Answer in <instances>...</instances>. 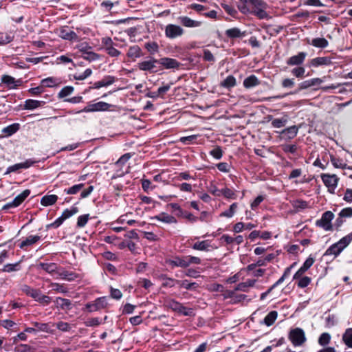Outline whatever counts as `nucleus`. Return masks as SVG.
<instances>
[{
	"mask_svg": "<svg viewBox=\"0 0 352 352\" xmlns=\"http://www.w3.org/2000/svg\"><path fill=\"white\" fill-rule=\"evenodd\" d=\"M145 48L151 54H154L158 52L159 46L155 42H149L145 44Z\"/></svg>",
	"mask_w": 352,
	"mask_h": 352,
	"instance_id": "49530a36",
	"label": "nucleus"
},
{
	"mask_svg": "<svg viewBox=\"0 0 352 352\" xmlns=\"http://www.w3.org/2000/svg\"><path fill=\"white\" fill-rule=\"evenodd\" d=\"M331 336L327 333H323L319 338L318 342L320 345H326L330 341Z\"/></svg>",
	"mask_w": 352,
	"mask_h": 352,
	"instance_id": "bf43d9fd",
	"label": "nucleus"
},
{
	"mask_svg": "<svg viewBox=\"0 0 352 352\" xmlns=\"http://www.w3.org/2000/svg\"><path fill=\"white\" fill-rule=\"evenodd\" d=\"M287 122V116H285L281 118H275L272 121V125L274 128H281L285 126Z\"/></svg>",
	"mask_w": 352,
	"mask_h": 352,
	"instance_id": "58836bf2",
	"label": "nucleus"
},
{
	"mask_svg": "<svg viewBox=\"0 0 352 352\" xmlns=\"http://www.w3.org/2000/svg\"><path fill=\"white\" fill-rule=\"evenodd\" d=\"M236 84V78L233 76L230 75L227 76L226 78L222 81L220 85L223 87L230 89L234 87Z\"/></svg>",
	"mask_w": 352,
	"mask_h": 352,
	"instance_id": "2f4dec72",
	"label": "nucleus"
},
{
	"mask_svg": "<svg viewBox=\"0 0 352 352\" xmlns=\"http://www.w3.org/2000/svg\"><path fill=\"white\" fill-rule=\"evenodd\" d=\"M170 263L173 266L181 267H188V261H187V258H180L176 257L174 260L170 261Z\"/></svg>",
	"mask_w": 352,
	"mask_h": 352,
	"instance_id": "72a5a7b5",
	"label": "nucleus"
},
{
	"mask_svg": "<svg viewBox=\"0 0 352 352\" xmlns=\"http://www.w3.org/2000/svg\"><path fill=\"white\" fill-rule=\"evenodd\" d=\"M283 88H292L295 85L294 78H285L281 82Z\"/></svg>",
	"mask_w": 352,
	"mask_h": 352,
	"instance_id": "052dcab7",
	"label": "nucleus"
},
{
	"mask_svg": "<svg viewBox=\"0 0 352 352\" xmlns=\"http://www.w3.org/2000/svg\"><path fill=\"white\" fill-rule=\"evenodd\" d=\"M166 305L172 310L181 313L184 316H190L192 314V309H188L174 300H168L166 302Z\"/></svg>",
	"mask_w": 352,
	"mask_h": 352,
	"instance_id": "423d86ee",
	"label": "nucleus"
},
{
	"mask_svg": "<svg viewBox=\"0 0 352 352\" xmlns=\"http://www.w3.org/2000/svg\"><path fill=\"white\" fill-rule=\"evenodd\" d=\"M352 241V235L349 234V235L343 237L340 239L338 243L343 250L351 243Z\"/></svg>",
	"mask_w": 352,
	"mask_h": 352,
	"instance_id": "603ef678",
	"label": "nucleus"
},
{
	"mask_svg": "<svg viewBox=\"0 0 352 352\" xmlns=\"http://www.w3.org/2000/svg\"><path fill=\"white\" fill-rule=\"evenodd\" d=\"M116 78L113 76H105L101 80L97 81L94 84L93 88L100 89L102 87H107L113 84Z\"/></svg>",
	"mask_w": 352,
	"mask_h": 352,
	"instance_id": "4468645a",
	"label": "nucleus"
},
{
	"mask_svg": "<svg viewBox=\"0 0 352 352\" xmlns=\"http://www.w3.org/2000/svg\"><path fill=\"white\" fill-rule=\"evenodd\" d=\"M32 163H30V162L28 161H26L25 162H21V163H19V164H16L13 166H11L10 167L8 168V169L6 170V171L4 173L5 175L6 174H8L11 172H14V171H16L19 169H21V168H29L30 166H31Z\"/></svg>",
	"mask_w": 352,
	"mask_h": 352,
	"instance_id": "b1692460",
	"label": "nucleus"
},
{
	"mask_svg": "<svg viewBox=\"0 0 352 352\" xmlns=\"http://www.w3.org/2000/svg\"><path fill=\"white\" fill-rule=\"evenodd\" d=\"M50 287L52 288L53 290L60 292V293H67V289L63 285L59 283H52L50 284Z\"/></svg>",
	"mask_w": 352,
	"mask_h": 352,
	"instance_id": "4d7b16f0",
	"label": "nucleus"
},
{
	"mask_svg": "<svg viewBox=\"0 0 352 352\" xmlns=\"http://www.w3.org/2000/svg\"><path fill=\"white\" fill-rule=\"evenodd\" d=\"M342 339L349 347L352 348V328L346 329L343 335Z\"/></svg>",
	"mask_w": 352,
	"mask_h": 352,
	"instance_id": "79ce46f5",
	"label": "nucleus"
},
{
	"mask_svg": "<svg viewBox=\"0 0 352 352\" xmlns=\"http://www.w3.org/2000/svg\"><path fill=\"white\" fill-rule=\"evenodd\" d=\"M58 200V197L55 195H45L42 197L41 204L43 206H49L54 204Z\"/></svg>",
	"mask_w": 352,
	"mask_h": 352,
	"instance_id": "393cba45",
	"label": "nucleus"
},
{
	"mask_svg": "<svg viewBox=\"0 0 352 352\" xmlns=\"http://www.w3.org/2000/svg\"><path fill=\"white\" fill-rule=\"evenodd\" d=\"M16 352H34V349L28 344H19L15 347Z\"/></svg>",
	"mask_w": 352,
	"mask_h": 352,
	"instance_id": "6e6d98bb",
	"label": "nucleus"
},
{
	"mask_svg": "<svg viewBox=\"0 0 352 352\" xmlns=\"http://www.w3.org/2000/svg\"><path fill=\"white\" fill-rule=\"evenodd\" d=\"M54 302L58 308H60L63 310H69L72 309V302L66 298L57 297Z\"/></svg>",
	"mask_w": 352,
	"mask_h": 352,
	"instance_id": "a211bd4d",
	"label": "nucleus"
},
{
	"mask_svg": "<svg viewBox=\"0 0 352 352\" xmlns=\"http://www.w3.org/2000/svg\"><path fill=\"white\" fill-rule=\"evenodd\" d=\"M242 3H249L251 8V13L259 19H266L269 18L267 12L268 5L263 0H239Z\"/></svg>",
	"mask_w": 352,
	"mask_h": 352,
	"instance_id": "f257e3e1",
	"label": "nucleus"
},
{
	"mask_svg": "<svg viewBox=\"0 0 352 352\" xmlns=\"http://www.w3.org/2000/svg\"><path fill=\"white\" fill-rule=\"evenodd\" d=\"M43 102H42V101L36 100H32V99L26 100L25 101V104H24V109H28V110H33V109H35L38 108V107H40Z\"/></svg>",
	"mask_w": 352,
	"mask_h": 352,
	"instance_id": "c756f323",
	"label": "nucleus"
},
{
	"mask_svg": "<svg viewBox=\"0 0 352 352\" xmlns=\"http://www.w3.org/2000/svg\"><path fill=\"white\" fill-rule=\"evenodd\" d=\"M78 212V210L76 207H72L70 209H66L61 214L62 219L66 220L67 219L76 214Z\"/></svg>",
	"mask_w": 352,
	"mask_h": 352,
	"instance_id": "c03bdc74",
	"label": "nucleus"
},
{
	"mask_svg": "<svg viewBox=\"0 0 352 352\" xmlns=\"http://www.w3.org/2000/svg\"><path fill=\"white\" fill-rule=\"evenodd\" d=\"M311 87V85L310 80H305V81L300 82L298 85V89H296L295 91L291 92L290 94H296L299 93L301 90L306 89Z\"/></svg>",
	"mask_w": 352,
	"mask_h": 352,
	"instance_id": "09e8293b",
	"label": "nucleus"
},
{
	"mask_svg": "<svg viewBox=\"0 0 352 352\" xmlns=\"http://www.w3.org/2000/svg\"><path fill=\"white\" fill-rule=\"evenodd\" d=\"M314 260L312 258H308L303 265L296 272L294 276V279L300 278L302 274L313 265Z\"/></svg>",
	"mask_w": 352,
	"mask_h": 352,
	"instance_id": "f3484780",
	"label": "nucleus"
},
{
	"mask_svg": "<svg viewBox=\"0 0 352 352\" xmlns=\"http://www.w3.org/2000/svg\"><path fill=\"white\" fill-rule=\"evenodd\" d=\"M334 214L331 211L325 212L322 218L316 221L318 226L323 228L325 230H330L332 228L331 223V220L333 219Z\"/></svg>",
	"mask_w": 352,
	"mask_h": 352,
	"instance_id": "0eeeda50",
	"label": "nucleus"
},
{
	"mask_svg": "<svg viewBox=\"0 0 352 352\" xmlns=\"http://www.w3.org/2000/svg\"><path fill=\"white\" fill-rule=\"evenodd\" d=\"M181 24L186 28H197L201 25V22L195 21L186 16H181L178 18Z\"/></svg>",
	"mask_w": 352,
	"mask_h": 352,
	"instance_id": "ddd939ff",
	"label": "nucleus"
},
{
	"mask_svg": "<svg viewBox=\"0 0 352 352\" xmlns=\"http://www.w3.org/2000/svg\"><path fill=\"white\" fill-rule=\"evenodd\" d=\"M342 250H343V249L340 245H338V243H336L332 245L329 248L327 249L324 255L333 254L334 256H337Z\"/></svg>",
	"mask_w": 352,
	"mask_h": 352,
	"instance_id": "e433bc0d",
	"label": "nucleus"
},
{
	"mask_svg": "<svg viewBox=\"0 0 352 352\" xmlns=\"http://www.w3.org/2000/svg\"><path fill=\"white\" fill-rule=\"evenodd\" d=\"M298 129L299 127L294 125L283 129L280 134L287 139H293L297 135Z\"/></svg>",
	"mask_w": 352,
	"mask_h": 352,
	"instance_id": "dca6fc26",
	"label": "nucleus"
},
{
	"mask_svg": "<svg viewBox=\"0 0 352 352\" xmlns=\"http://www.w3.org/2000/svg\"><path fill=\"white\" fill-rule=\"evenodd\" d=\"M260 85V80L255 75H250L243 80V86L250 89Z\"/></svg>",
	"mask_w": 352,
	"mask_h": 352,
	"instance_id": "412c9836",
	"label": "nucleus"
},
{
	"mask_svg": "<svg viewBox=\"0 0 352 352\" xmlns=\"http://www.w3.org/2000/svg\"><path fill=\"white\" fill-rule=\"evenodd\" d=\"M13 40V36L8 33H0V45H6Z\"/></svg>",
	"mask_w": 352,
	"mask_h": 352,
	"instance_id": "a18cd8bd",
	"label": "nucleus"
},
{
	"mask_svg": "<svg viewBox=\"0 0 352 352\" xmlns=\"http://www.w3.org/2000/svg\"><path fill=\"white\" fill-rule=\"evenodd\" d=\"M58 84V80L54 77H49L45 79H43L41 82V85L42 87H53L56 86Z\"/></svg>",
	"mask_w": 352,
	"mask_h": 352,
	"instance_id": "473e14b6",
	"label": "nucleus"
},
{
	"mask_svg": "<svg viewBox=\"0 0 352 352\" xmlns=\"http://www.w3.org/2000/svg\"><path fill=\"white\" fill-rule=\"evenodd\" d=\"M1 81L9 89H16L22 84L21 79L16 80L14 77L6 74L1 76Z\"/></svg>",
	"mask_w": 352,
	"mask_h": 352,
	"instance_id": "6e6552de",
	"label": "nucleus"
},
{
	"mask_svg": "<svg viewBox=\"0 0 352 352\" xmlns=\"http://www.w3.org/2000/svg\"><path fill=\"white\" fill-rule=\"evenodd\" d=\"M305 73V69L303 67H297L292 70V74L296 78H302Z\"/></svg>",
	"mask_w": 352,
	"mask_h": 352,
	"instance_id": "864d4df0",
	"label": "nucleus"
},
{
	"mask_svg": "<svg viewBox=\"0 0 352 352\" xmlns=\"http://www.w3.org/2000/svg\"><path fill=\"white\" fill-rule=\"evenodd\" d=\"M89 214H84L78 217L77 221V226L80 228L84 227L89 219Z\"/></svg>",
	"mask_w": 352,
	"mask_h": 352,
	"instance_id": "e2e57ef3",
	"label": "nucleus"
},
{
	"mask_svg": "<svg viewBox=\"0 0 352 352\" xmlns=\"http://www.w3.org/2000/svg\"><path fill=\"white\" fill-rule=\"evenodd\" d=\"M221 6L229 15L233 17H236L238 12L233 6L228 5L225 2L221 3Z\"/></svg>",
	"mask_w": 352,
	"mask_h": 352,
	"instance_id": "a19ab883",
	"label": "nucleus"
},
{
	"mask_svg": "<svg viewBox=\"0 0 352 352\" xmlns=\"http://www.w3.org/2000/svg\"><path fill=\"white\" fill-rule=\"evenodd\" d=\"M19 129V124L14 123L10 124L3 129V133H6L8 136H10L15 133Z\"/></svg>",
	"mask_w": 352,
	"mask_h": 352,
	"instance_id": "c9c22d12",
	"label": "nucleus"
},
{
	"mask_svg": "<svg viewBox=\"0 0 352 352\" xmlns=\"http://www.w3.org/2000/svg\"><path fill=\"white\" fill-rule=\"evenodd\" d=\"M127 56L132 58H137L142 56V50L138 45H133L129 47Z\"/></svg>",
	"mask_w": 352,
	"mask_h": 352,
	"instance_id": "a878e982",
	"label": "nucleus"
},
{
	"mask_svg": "<svg viewBox=\"0 0 352 352\" xmlns=\"http://www.w3.org/2000/svg\"><path fill=\"white\" fill-rule=\"evenodd\" d=\"M22 291L26 294L28 296H30L34 300L36 299L40 291L38 289H34L28 285H23L22 287Z\"/></svg>",
	"mask_w": 352,
	"mask_h": 352,
	"instance_id": "f704fd0d",
	"label": "nucleus"
},
{
	"mask_svg": "<svg viewBox=\"0 0 352 352\" xmlns=\"http://www.w3.org/2000/svg\"><path fill=\"white\" fill-rule=\"evenodd\" d=\"M331 59L329 57H317L313 58L311 61V64L314 67H318L320 65H329L331 64Z\"/></svg>",
	"mask_w": 352,
	"mask_h": 352,
	"instance_id": "4be33fe9",
	"label": "nucleus"
},
{
	"mask_svg": "<svg viewBox=\"0 0 352 352\" xmlns=\"http://www.w3.org/2000/svg\"><path fill=\"white\" fill-rule=\"evenodd\" d=\"M158 64L166 69H179L182 65L176 59L169 57H163L158 59Z\"/></svg>",
	"mask_w": 352,
	"mask_h": 352,
	"instance_id": "1a4fd4ad",
	"label": "nucleus"
},
{
	"mask_svg": "<svg viewBox=\"0 0 352 352\" xmlns=\"http://www.w3.org/2000/svg\"><path fill=\"white\" fill-rule=\"evenodd\" d=\"M59 35L62 38L65 40L73 41L78 39L76 33L70 30L67 27L61 28Z\"/></svg>",
	"mask_w": 352,
	"mask_h": 352,
	"instance_id": "2eb2a0df",
	"label": "nucleus"
},
{
	"mask_svg": "<svg viewBox=\"0 0 352 352\" xmlns=\"http://www.w3.org/2000/svg\"><path fill=\"white\" fill-rule=\"evenodd\" d=\"M40 239L41 236L38 235L30 236L21 243L20 248H23L25 246L32 245L39 241Z\"/></svg>",
	"mask_w": 352,
	"mask_h": 352,
	"instance_id": "7c9ffc66",
	"label": "nucleus"
},
{
	"mask_svg": "<svg viewBox=\"0 0 352 352\" xmlns=\"http://www.w3.org/2000/svg\"><path fill=\"white\" fill-rule=\"evenodd\" d=\"M156 64H158V59L152 56H148L146 60L138 63V67L141 71L154 73L157 72Z\"/></svg>",
	"mask_w": 352,
	"mask_h": 352,
	"instance_id": "7ed1b4c3",
	"label": "nucleus"
},
{
	"mask_svg": "<svg viewBox=\"0 0 352 352\" xmlns=\"http://www.w3.org/2000/svg\"><path fill=\"white\" fill-rule=\"evenodd\" d=\"M111 105L105 102H98L96 103L89 102L86 107L78 111L76 113H80L82 112L90 113L96 111H104L109 109Z\"/></svg>",
	"mask_w": 352,
	"mask_h": 352,
	"instance_id": "f03ea898",
	"label": "nucleus"
},
{
	"mask_svg": "<svg viewBox=\"0 0 352 352\" xmlns=\"http://www.w3.org/2000/svg\"><path fill=\"white\" fill-rule=\"evenodd\" d=\"M225 34L230 38H241L245 35V32L241 31L238 28L228 29Z\"/></svg>",
	"mask_w": 352,
	"mask_h": 352,
	"instance_id": "aec40b11",
	"label": "nucleus"
},
{
	"mask_svg": "<svg viewBox=\"0 0 352 352\" xmlns=\"http://www.w3.org/2000/svg\"><path fill=\"white\" fill-rule=\"evenodd\" d=\"M208 244L205 241L195 243L193 245V249L197 250H205L208 248Z\"/></svg>",
	"mask_w": 352,
	"mask_h": 352,
	"instance_id": "69168bd1",
	"label": "nucleus"
},
{
	"mask_svg": "<svg viewBox=\"0 0 352 352\" xmlns=\"http://www.w3.org/2000/svg\"><path fill=\"white\" fill-rule=\"evenodd\" d=\"M278 314L276 311H270L264 318V323L267 326H271L276 320Z\"/></svg>",
	"mask_w": 352,
	"mask_h": 352,
	"instance_id": "4c0bfd02",
	"label": "nucleus"
},
{
	"mask_svg": "<svg viewBox=\"0 0 352 352\" xmlns=\"http://www.w3.org/2000/svg\"><path fill=\"white\" fill-rule=\"evenodd\" d=\"M30 191L29 190H25L23 192L16 196L12 202L4 205L3 206V210L17 207L26 199V197L30 195Z\"/></svg>",
	"mask_w": 352,
	"mask_h": 352,
	"instance_id": "9d476101",
	"label": "nucleus"
},
{
	"mask_svg": "<svg viewBox=\"0 0 352 352\" xmlns=\"http://www.w3.org/2000/svg\"><path fill=\"white\" fill-rule=\"evenodd\" d=\"M306 56V52H299L298 54L291 56L287 60V64L290 66H300L304 63Z\"/></svg>",
	"mask_w": 352,
	"mask_h": 352,
	"instance_id": "f8f14e48",
	"label": "nucleus"
},
{
	"mask_svg": "<svg viewBox=\"0 0 352 352\" xmlns=\"http://www.w3.org/2000/svg\"><path fill=\"white\" fill-rule=\"evenodd\" d=\"M164 34L166 38L174 39L182 36L184 34V30L175 24H168L165 27Z\"/></svg>",
	"mask_w": 352,
	"mask_h": 352,
	"instance_id": "20e7f679",
	"label": "nucleus"
},
{
	"mask_svg": "<svg viewBox=\"0 0 352 352\" xmlns=\"http://www.w3.org/2000/svg\"><path fill=\"white\" fill-rule=\"evenodd\" d=\"M92 74V70L89 68L85 69L82 74H76L74 75V78L78 80H82L90 76Z\"/></svg>",
	"mask_w": 352,
	"mask_h": 352,
	"instance_id": "de8ad7c7",
	"label": "nucleus"
},
{
	"mask_svg": "<svg viewBox=\"0 0 352 352\" xmlns=\"http://www.w3.org/2000/svg\"><path fill=\"white\" fill-rule=\"evenodd\" d=\"M57 274L63 280L71 281L74 280L75 278L78 277V276L72 272L62 270L57 272Z\"/></svg>",
	"mask_w": 352,
	"mask_h": 352,
	"instance_id": "bb28decb",
	"label": "nucleus"
},
{
	"mask_svg": "<svg viewBox=\"0 0 352 352\" xmlns=\"http://www.w3.org/2000/svg\"><path fill=\"white\" fill-rule=\"evenodd\" d=\"M310 282H311L310 278H309L308 276H304V277L300 278V280L298 283V285L300 287L304 288V287H307L309 284Z\"/></svg>",
	"mask_w": 352,
	"mask_h": 352,
	"instance_id": "774afa93",
	"label": "nucleus"
},
{
	"mask_svg": "<svg viewBox=\"0 0 352 352\" xmlns=\"http://www.w3.org/2000/svg\"><path fill=\"white\" fill-rule=\"evenodd\" d=\"M289 338L294 346H300L306 340L305 333L300 328L292 329L289 333Z\"/></svg>",
	"mask_w": 352,
	"mask_h": 352,
	"instance_id": "39448f33",
	"label": "nucleus"
},
{
	"mask_svg": "<svg viewBox=\"0 0 352 352\" xmlns=\"http://www.w3.org/2000/svg\"><path fill=\"white\" fill-rule=\"evenodd\" d=\"M74 88L72 86L64 87L58 93V96L59 98H63L69 96L73 93Z\"/></svg>",
	"mask_w": 352,
	"mask_h": 352,
	"instance_id": "37998d69",
	"label": "nucleus"
},
{
	"mask_svg": "<svg viewBox=\"0 0 352 352\" xmlns=\"http://www.w3.org/2000/svg\"><path fill=\"white\" fill-rule=\"evenodd\" d=\"M56 327L62 331H69L71 329V325L69 324L62 321L56 324Z\"/></svg>",
	"mask_w": 352,
	"mask_h": 352,
	"instance_id": "338daca9",
	"label": "nucleus"
},
{
	"mask_svg": "<svg viewBox=\"0 0 352 352\" xmlns=\"http://www.w3.org/2000/svg\"><path fill=\"white\" fill-rule=\"evenodd\" d=\"M107 54L112 57H117L120 54V52L111 45L106 47Z\"/></svg>",
	"mask_w": 352,
	"mask_h": 352,
	"instance_id": "680f3d73",
	"label": "nucleus"
},
{
	"mask_svg": "<svg viewBox=\"0 0 352 352\" xmlns=\"http://www.w3.org/2000/svg\"><path fill=\"white\" fill-rule=\"evenodd\" d=\"M43 305H47L51 302V298L48 296L42 294L41 292L38 294L36 299L35 300Z\"/></svg>",
	"mask_w": 352,
	"mask_h": 352,
	"instance_id": "8fccbe9b",
	"label": "nucleus"
},
{
	"mask_svg": "<svg viewBox=\"0 0 352 352\" xmlns=\"http://www.w3.org/2000/svg\"><path fill=\"white\" fill-rule=\"evenodd\" d=\"M311 45L318 48H325L328 46L329 42L324 38H315L311 40Z\"/></svg>",
	"mask_w": 352,
	"mask_h": 352,
	"instance_id": "cd10ccee",
	"label": "nucleus"
},
{
	"mask_svg": "<svg viewBox=\"0 0 352 352\" xmlns=\"http://www.w3.org/2000/svg\"><path fill=\"white\" fill-rule=\"evenodd\" d=\"M107 302L105 297L98 298L93 303L86 305V308L89 312L96 311L107 307Z\"/></svg>",
	"mask_w": 352,
	"mask_h": 352,
	"instance_id": "9b49d317",
	"label": "nucleus"
},
{
	"mask_svg": "<svg viewBox=\"0 0 352 352\" xmlns=\"http://www.w3.org/2000/svg\"><path fill=\"white\" fill-rule=\"evenodd\" d=\"M38 267L41 268L42 270H45L46 272L51 274H52L55 272L57 274V272H58V267H57L56 264H55L54 263H40L38 265Z\"/></svg>",
	"mask_w": 352,
	"mask_h": 352,
	"instance_id": "5701e85b",
	"label": "nucleus"
},
{
	"mask_svg": "<svg viewBox=\"0 0 352 352\" xmlns=\"http://www.w3.org/2000/svg\"><path fill=\"white\" fill-rule=\"evenodd\" d=\"M131 157V155L130 153H125L117 161L115 165L118 167L125 165Z\"/></svg>",
	"mask_w": 352,
	"mask_h": 352,
	"instance_id": "5fc2aeb1",
	"label": "nucleus"
},
{
	"mask_svg": "<svg viewBox=\"0 0 352 352\" xmlns=\"http://www.w3.org/2000/svg\"><path fill=\"white\" fill-rule=\"evenodd\" d=\"M83 187H84V184H77V185H74L72 187L68 188L66 190V192L67 194H76L78 191H80Z\"/></svg>",
	"mask_w": 352,
	"mask_h": 352,
	"instance_id": "0e129e2a",
	"label": "nucleus"
},
{
	"mask_svg": "<svg viewBox=\"0 0 352 352\" xmlns=\"http://www.w3.org/2000/svg\"><path fill=\"white\" fill-rule=\"evenodd\" d=\"M210 154L215 159L219 160L222 157V150L219 146H217L210 151Z\"/></svg>",
	"mask_w": 352,
	"mask_h": 352,
	"instance_id": "13d9d810",
	"label": "nucleus"
},
{
	"mask_svg": "<svg viewBox=\"0 0 352 352\" xmlns=\"http://www.w3.org/2000/svg\"><path fill=\"white\" fill-rule=\"evenodd\" d=\"M236 208H237V204L236 203L232 204L230 206V208L228 210H226L221 214V216L226 217H232L234 215Z\"/></svg>",
	"mask_w": 352,
	"mask_h": 352,
	"instance_id": "3c124183",
	"label": "nucleus"
},
{
	"mask_svg": "<svg viewBox=\"0 0 352 352\" xmlns=\"http://www.w3.org/2000/svg\"><path fill=\"white\" fill-rule=\"evenodd\" d=\"M154 219H156L159 221L165 222V223H175L176 221L175 217L173 216L168 215L166 213H162L157 216H155Z\"/></svg>",
	"mask_w": 352,
	"mask_h": 352,
	"instance_id": "ea45409f",
	"label": "nucleus"
},
{
	"mask_svg": "<svg viewBox=\"0 0 352 352\" xmlns=\"http://www.w3.org/2000/svg\"><path fill=\"white\" fill-rule=\"evenodd\" d=\"M330 192L333 193L338 184L337 177H321Z\"/></svg>",
	"mask_w": 352,
	"mask_h": 352,
	"instance_id": "6ab92c4d",
	"label": "nucleus"
},
{
	"mask_svg": "<svg viewBox=\"0 0 352 352\" xmlns=\"http://www.w3.org/2000/svg\"><path fill=\"white\" fill-rule=\"evenodd\" d=\"M82 52V58L85 60H87L89 62L95 61L99 59L100 56L91 51H84L82 49L81 50Z\"/></svg>",
	"mask_w": 352,
	"mask_h": 352,
	"instance_id": "c85d7f7f",
	"label": "nucleus"
}]
</instances>
